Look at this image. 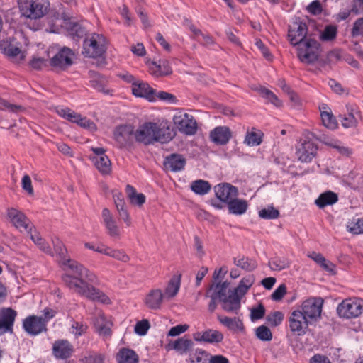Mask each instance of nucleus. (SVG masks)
Wrapping results in <instances>:
<instances>
[{
    "label": "nucleus",
    "instance_id": "50",
    "mask_svg": "<svg viewBox=\"0 0 363 363\" xmlns=\"http://www.w3.org/2000/svg\"><path fill=\"white\" fill-rule=\"evenodd\" d=\"M256 336L262 341H270L272 339L270 329L264 325L256 328Z\"/></svg>",
    "mask_w": 363,
    "mask_h": 363
},
{
    "label": "nucleus",
    "instance_id": "46",
    "mask_svg": "<svg viewBox=\"0 0 363 363\" xmlns=\"http://www.w3.org/2000/svg\"><path fill=\"white\" fill-rule=\"evenodd\" d=\"M284 317L281 311H274L267 315L266 320L270 326L277 327L282 323Z\"/></svg>",
    "mask_w": 363,
    "mask_h": 363
},
{
    "label": "nucleus",
    "instance_id": "24",
    "mask_svg": "<svg viewBox=\"0 0 363 363\" xmlns=\"http://www.w3.org/2000/svg\"><path fill=\"white\" fill-rule=\"evenodd\" d=\"M194 338L197 342L218 343L223 341V335L218 330L208 329L202 333H196L194 335Z\"/></svg>",
    "mask_w": 363,
    "mask_h": 363
},
{
    "label": "nucleus",
    "instance_id": "7",
    "mask_svg": "<svg viewBox=\"0 0 363 363\" xmlns=\"http://www.w3.org/2000/svg\"><path fill=\"white\" fill-rule=\"evenodd\" d=\"M311 324L301 313L300 309L291 312L288 317V327L293 335L303 336L307 333Z\"/></svg>",
    "mask_w": 363,
    "mask_h": 363
},
{
    "label": "nucleus",
    "instance_id": "63",
    "mask_svg": "<svg viewBox=\"0 0 363 363\" xmlns=\"http://www.w3.org/2000/svg\"><path fill=\"white\" fill-rule=\"evenodd\" d=\"M0 105L7 108L10 111L13 113H20L25 110V108L19 105L11 104L7 101L0 99Z\"/></svg>",
    "mask_w": 363,
    "mask_h": 363
},
{
    "label": "nucleus",
    "instance_id": "15",
    "mask_svg": "<svg viewBox=\"0 0 363 363\" xmlns=\"http://www.w3.org/2000/svg\"><path fill=\"white\" fill-rule=\"evenodd\" d=\"M214 192L216 198L225 204H228L238 195L237 187L229 183H220L216 185Z\"/></svg>",
    "mask_w": 363,
    "mask_h": 363
},
{
    "label": "nucleus",
    "instance_id": "35",
    "mask_svg": "<svg viewBox=\"0 0 363 363\" xmlns=\"http://www.w3.org/2000/svg\"><path fill=\"white\" fill-rule=\"evenodd\" d=\"M180 284L181 274L179 276H173L167 284L164 296L168 298L174 297L179 290Z\"/></svg>",
    "mask_w": 363,
    "mask_h": 363
},
{
    "label": "nucleus",
    "instance_id": "37",
    "mask_svg": "<svg viewBox=\"0 0 363 363\" xmlns=\"http://www.w3.org/2000/svg\"><path fill=\"white\" fill-rule=\"evenodd\" d=\"M211 189V185L207 181L198 179L191 184V189L193 192L199 195H205L208 194Z\"/></svg>",
    "mask_w": 363,
    "mask_h": 363
},
{
    "label": "nucleus",
    "instance_id": "23",
    "mask_svg": "<svg viewBox=\"0 0 363 363\" xmlns=\"http://www.w3.org/2000/svg\"><path fill=\"white\" fill-rule=\"evenodd\" d=\"M231 137V131L227 126H218L210 133L211 140L217 145L227 144Z\"/></svg>",
    "mask_w": 363,
    "mask_h": 363
},
{
    "label": "nucleus",
    "instance_id": "36",
    "mask_svg": "<svg viewBox=\"0 0 363 363\" xmlns=\"http://www.w3.org/2000/svg\"><path fill=\"white\" fill-rule=\"evenodd\" d=\"M262 135L263 133L260 130L252 128L250 131L246 133L244 143L249 146H257L260 145L262 141Z\"/></svg>",
    "mask_w": 363,
    "mask_h": 363
},
{
    "label": "nucleus",
    "instance_id": "28",
    "mask_svg": "<svg viewBox=\"0 0 363 363\" xmlns=\"http://www.w3.org/2000/svg\"><path fill=\"white\" fill-rule=\"evenodd\" d=\"M149 69L152 75L155 77L166 76L172 74V70L167 60H160L159 64L152 62L149 65Z\"/></svg>",
    "mask_w": 363,
    "mask_h": 363
},
{
    "label": "nucleus",
    "instance_id": "14",
    "mask_svg": "<svg viewBox=\"0 0 363 363\" xmlns=\"http://www.w3.org/2000/svg\"><path fill=\"white\" fill-rule=\"evenodd\" d=\"M317 145L310 140H304L296 146V155L302 162H310L317 154Z\"/></svg>",
    "mask_w": 363,
    "mask_h": 363
},
{
    "label": "nucleus",
    "instance_id": "54",
    "mask_svg": "<svg viewBox=\"0 0 363 363\" xmlns=\"http://www.w3.org/2000/svg\"><path fill=\"white\" fill-rule=\"evenodd\" d=\"M260 94L276 106H280L281 105V101L270 90L265 88H261Z\"/></svg>",
    "mask_w": 363,
    "mask_h": 363
},
{
    "label": "nucleus",
    "instance_id": "61",
    "mask_svg": "<svg viewBox=\"0 0 363 363\" xmlns=\"http://www.w3.org/2000/svg\"><path fill=\"white\" fill-rule=\"evenodd\" d=\"M286 293V287L284 284H281L272 294V299L276 301L283 298Z\"/></svg>",
    "mask_w": 363,
    "mask_h": 363
},
{
    "label": "nucleus",
    "instance_id": "13",
    "mask_svg": "<svg viewBox=\"0 0 363 363\" xmlns=\"http://www.w3.org/2000/svg\"><path fill=\"white\" fill-rule=\"evenodd\" d=\"M74 55L71 49L64 47L51 58L50 65L53 67L65 70L72 65Z\"/></svg>",
    "mask_w": 363,
    "mask_h": 363
},
{
    "label": "nucleus",
    "instance_id": "56",
    "mask_svg": "<svg viewBox=\"0 0 363 363\" xmlns=\"http://www.w3.org/2000/svg\"><path fill=\"white\" fill-rule=\"evenodd\" d=\"M150 323L147 320H143L136 323L135 332L139 335H145L150 328Z\"/></svg>",
    "mask_w": 363,
    "mask_h": 363
},
{
    "label": "nucleus",
    "instance_id": "42",
    "mask_svg": "<svg viewBox=\"0 0 363 363\" xmlns=\"http://www.w3.org/2000/svg\"><path fill=\"white\" fill-rule=\"evenodd\" d=\"M320 111L321 119L324 126L327 128L335 130L337 127V123L333 113L330 111L324 110Z\"/></svg>",
    "mask_w": 363,
    "mask_h": 363
},
{
    "label": "nucleus",
    "instance_id": "9",
    "mask_svg": "<svg viewBox=\"0 0 363 363\" xmlns=\"http://www.w3.org/2000/svg\"><path fill=\"white\" fill-rule=\"evenodd\" d=\"M308 32V27L306 23L301 21L299 18L295 19V21L289 26L288 29V38L291 45H296L301 42L304 41L306 38V34Z\"/></svg>",
    "mask_w": 363,
    "mask_h": 363
},
{
    "label": "nucleus",
    "instance_id": "55",
    "mask_svg": "<svg viewBox=\"0 0 363 363\" xmlns=\"http://www.w3.org/2000/svg\"><path fill=\"white\" fill-rule=\"evenodd\" d=\"M265 314L264 306L259 303L257 307L252 308L250 313V318L252 320H257L262 318Z\"/></svg>",
    "mask_w": 363,
    "mask_h": 363
},
{
    "label": "nucleus",
    "instance_id": "8",
    "mask_svg": "<svg viewBox=\"0 0 363 363\" xmlns=\"http://www.w3.org/2000/svg\"><path fill=\"white\" fill-rule=\"evenodd\" d=\"M323 301L321 298H311L301 305V313L311 323L316 322L321 315Z\"/></svg>",
    "mask_w": 363,
    "mask_h": 363
},
{
    "label": "nucleus",
    "instance_id": "3",
    "mask_svg": "<svg viewBox=\"0 0 363 363\" xmlns=\"http://www.w3.org/2000/svg\"><path fill=\"white\" fill-rule=\"evenodd\" d=\"M295 46H297V57L301 62L309 65L318 61L321 48L317 40L307 38Z\"/></svg>",
    "mask_w": 363,
    "mask_h": 363
},
{
    "label": "nucleus",
    "instance_id": "4",
    "mask_svg": "<svg viewBox=\"0 0 363 363\" xmlns=\"http://www.w3.org/2000/svg\"><path fill=\"white\" fill-rule=\"evenodd\" d=\"M106 50V38L101 34L87 35L83 43L82 54L87 57L96 58L102 56Z\"/></svg>",
    "mask_w": 363,
    "mask_h": 363
},
{
    "label": "nucleus",
    "instance_id": "12",
    "mask_svg": "<svg viewBox=\"0 0 363 363\" xmlns=\"http://www.w3.org/2000/svg\"><path fill=\"white\" fill-rule=\"evenodd\" d=\"M173 121L180 132L186 135H194L196 131V121L189 113H179L174 116Z\"/></svg>",
    "mask_w": 363,
    "mask_h": 363
},
{
    "label": "nucleus",
    "instance_id": "22",
    "mask_svg": "<svg viewBox=\"0 0 363 363\" xmlns=\"http://www.w3.org/2000/svg\"><path fill=\"white\" fill-rule=\"evenodd\" d=\"M155 143H167L172 140L175 135L174 132L167 123H156Z\"/></svg>",
    "mask_w": 363,
    "mask_h": 363
},
{
    "label": "nucleus",
    "instance_id": "62",
    "mask_svg": "<svg viewBox=\"0 0 363 363\" xmlns=\"http://www.w3.org/2000/svg\"><path fill=\"white\" fill-rule=\"evenodd\" d=\"M255 45L267 60H271L272 59V55L269 49L265 46L264 43L260 39H256Z\"/></svg>",
    "mask_w": 363,
    "mask_h": 363
},
{
    "label": "nucleus",
    "instance_id": "58",
    "mask_svg": "<svg viewBox=\"0 0 363 363\" xmlns=\"http://www.w3.org/2000/svg\"><path fill=\"white\" fill-rule=\"evenodd\" d=\"M30 239L38 245L40 246V248L43 250V239L39 233L35 229L32 230V228L30 227L28 230L26 231Z\"/></svg>",
    "mask_w": 363,
    "mask_h": 363
},
{
    "label": "nucleus",
    "instance_id": "2",
    "mask_svg": "<svg viewBox=\"0 0 363 363\" xmlns=\"http://www.w3.org/2000/svg\"><path fill=\"white\" fill-rule=\"evenodd\" d=\"M47 32L58 33L62 28L74 40H79L87 36V30L83 22L76 21L72 18H65L60 16L55 9L47 11Z\"/></svg>",
    "mask_w": 363,
    "mask_h": 363
},
{
    "label": "nucleus",
    "instance_id": "6",
    "mask_svg": "<svg viewBox=\"0 0 363 363\" xmlns=\"http://www.w3.org/2000/svg\"><path fill=\"white\" fill-rule=\"evenodd\" d=\"M113 138L118 148L130 147L135 140L134 127L130 124L117 125L113 130Z\"/></svg>",
    "mask_w": 363,
    "mask_h": 363
},
{
    "label": "nucleus",
    "instance_id": "41",
    "mask_svg": "<svg viewBox=\"0 0 363 363\" xmlns=\"http://www.w3.org/2000/svg\"><path fill=\"white\" fill-rule=\"evenodd\" d=\"M347 110L350 111V112L347 115H345L341 120V123L345 128L355 127L358 123L359 112L356 111L354 113V110L352 108L349 109V108H347Z\"/></svg>",
    "mask_w": 363,
    "mask_h": 363
},
{
    "label": "nucleus",
    "instance_id": "38",
    "mask_svg": "<svg viewBox=\"0 0 363 363\" xmlns=\"http://www.w3.org/2000/svg\"><path fill=\"white\" fill-rule=\"evenodd\" d=\"M95 167L102 174H108L111 171V162L107 155L92 159Z\"/></svg>",
    "mask_w": 363,
    "mask_h": 363
},
{
    "label": "nucleus",
    "instance_id": "16",
    "mask_svg": "<svg viewBox=\"0 0 363 363\" xmlns=\"http://www.w3.org/2000/svg\"><path fill=\"white\" fill-rule=\"evenodd\" d=\"M16 316V312L11 308L0 311V335L12 332Z\"/></svg>",
    "mask_w": 363,
    "mask_h": 363
},
{
    "label": "nucleus",
    "instance_id": "39",
    "mask_svg": "<svg viewBox=\"0 0 363 363\" xmlns=\"http://www.w3.org/2000/svg\"><path fill=\"white\" fill-rule=\"evenodd\" d=\"M342 58L341 51L337 49L333 50L328 52L325 58H321L318 60V65L320 67H324L326 65H330L340 61Z\"/></svg>",
    "mask_w": 363,
    "mask_h": 363
},
{
    "label": "nucleus",
    "instance_id": "30",
    "mask_svg": "<svg viewBox=\"0 0 363 363\" xmlns=\"http://www.w3.org/2000/svg\"><path fill=\"white\" fill-rule=\"evenodd\" d=\"M116 359L117 363H138L139 357L133 350L123 347L116 354Z\"/></svg>",
    "mask_w": 363,
    "mask_h": 363
},
{
    "label": "nucleus",
    "instance_id": "27",
    "mask_svg": "<svg viewBox=\"0 0 363 363\" xmlns=\"http://www.w3.org/2000/svg\"><path fill=\"white\" fill-rule=\"evenodd\" d=\"M228 286H229V283L228 281L213 284L210 286V287L207 290L205 296L206 297H215V298H217L220 301H221L227 296L226 291H227Z\"/></svg>",
    "mask_w": 363,
    "mask_h": 363
},
{
    "label": "nucleus",
    "instance_id": "47",
    "mask_svg": "<svg viewBox=\"0 0 363 363\" xmlns=\"http://www.w3.org/2000/svg\"><path fill=\"white\" fill-rule=\"evenodd\" d=\"M269 266L272 270L281 271L289 268L290 262L286 259L276 257L269 261Z\"/></svg>",
    "mask_w": 363,
    "mask_h": 363
},
{
    "label": "nucleus",
    "instance_id": "25",
    "mask_svg": "<svg viewBox=\"0 0 363 363\" xmlns=\"http://www.w3.org/2000/svg\"><path fill=\"white\" fill-rule=\"evenodd\" d=\"M164 296L160 289H152L146 296L145 303L150 309L157 310L161 308Z\"/></svg>",
    "mask_w": 363,
    "mask_h": 363
},
{
    "label": "nucleus",
    "instance_id": "26",
    "mask_svg": "<svg viewBox=\"0 0 363 363\" xmlns=\"http://www.w3.org/2000/svg\"><path fill=\"white\" fill-rule=\"evenodd\" d=\"M52 350L57 358L66 359L71 356L73 347L69 341L62 340L54 343Z\"/></svg>",
    "mask_w": 363,
    "mask_h": 363
},
{
    "label": "nucleus",
    "instance_id": "29",
    "mask_svg": "<svg viewBox=\"0 0 363 363\" xmlns=\"http://www.w3.org/2000/svg\"><path fill=\"white\" fill-rule=\"evenodd\" d=\"M193 345L194 342L191 339L182 337L177 339L174 342L167 344L165 347L167 350H175L179 354H182L191 350Z\"/></svg>",
    "mask_w": 363,
    "mask_h": 363
},
{
    "label": "nucleus",
    "instance_id": "57",
    "mask_svg": "<svg viewBox=\"0 0 363 363\" xmlns=\"http://www.w3.org/2000/svg\"><path fill=\"white\" fill-rule=\"evenodd\" d=\"M90 85L91 87L98 91L107 94L108 90L105 89L104 81L101 77H98L90 80Z\"/></svg>",
    "mask_w": 363,
    "mask_h": 363
},
{
    "label": "nucleus",
    "instance_id": "49",
    "mask_svg": "<svg viewBox=\"0 0 363 363\" xmlns=\"http://www.w3.org/2000/svg\"><path fill=\"white\" fill-rule=\"evenodd\" d=\"M337 29L335 26H326L320 35V39L324 41L333 40L336 38Z\"/></svg>",
    "mask_w": 363,
    "mask_h": 363
},
{
    "label": "nucleus",
    "instance_id": "53",
    "mask_svg": "<svg viewBox=\"0 0 363 363\" xmlns=\"http://www.w3.org/2000/svg\"><path fill=\"white\" fill-rule=\"evenodd\" d=\"M351 35L353 38L363 36V17L357 18L354 22L351 29Z\"/></svg>",
    "mask_w": 363,
    "mask_h": 363
},
{
    "label": "nucleus",
    "instance_id": "17",
    "mask_svg": "<svg viewBox=\"0 0 363 363\" xmlns=\"http://www.w3.org/2000/svg\"><path fill=\"white\" fill-rule=\"evenodd\" d=\"M186 162V159L183 155L172 153L164 158L163 165L165 170L177 172L184 169Z\"/></svg>",
    "mask_w": 363,
    "mask_h": 363
},
{
    "label": "nucleus",
    "instance_id": "44",
    "mask_svg": "<svg viewBox=\"0 0 363 363\" xmlns=\"http://www.w3.org/2000/svg\"><path fill=\"white\" fill-rule=\"evenodd\" d=\"M218 319L220 323L230 329H242L243 328L242 323L240 319L220 315H218Z\"/></svg>",
    "mask_w": 363,
    "mask_h": 363
},
{
    "label": "nucleus",
    "instance_id": "21",
    "mask_svg": "<svg viewBox=\"0 0 363 363\" xmlns=\"http://www.w3.org/2000/svg\"><path fill=\"white\" fill-rule=\"evenodd\" d=\"M8 216L14 226L21 231H27L30 227V220L21 211L15 208H9L8 210Z\"/></svg>",
    "mask_w": 363,
    "mask_h": 363
},
{
    "label": "nucleus",
    "instance_id": "51",
    "mask_svg": "<svg viewBox=\"0 0 363 363\" xmlns=\"http://www.w3.org/2000/svg\"><path fill=\"white\" fill-rule=\"evenodd\" d=\"M259 216L264 219H275L279 216V211L273 206H269L260 210Z\"/></svg>",
    "mask_w": 363,
    "mask_h": 363
},
{
    "label": "nucleus",
    "instance_id": "52",
    "mask_svg": "<svg viewBox=\"0 0 363 363\" xmlns=\"http://www.w3.org/2000/svg\"><path fill=\"white\" fill-rule=\"evenodd\" d=\"M190 363H209V358L206 351L197 349L195 352V359L189 358Z\"/></svg>",
    "mask_w": 363,
    "mask_h": 363
},
{
    "label": "nucleus",
    "instance_id": "59",
    "mask_svg": "<svg viewBox=\"0 0 363 363\" xmlns=\"http://www.w3.org/2000/svg\"><path fill=\"white\" fill-rule=\"evenodd\" d=\"M307 11L313 15H319L322 13L323 9L320 2L318 0L312 1L308 6Z\"/></svg>",
    "mask_w": 363,
    "mask_h": 363
},
{
    "label": "nucleus",
    "instance_id": "11",
    "mask_svg": "<svg viewBox=\"0 0 363 363\" xmlns=\"http://www.w3.org/2000/svg\"><path fill=\"white\" fill-rule=\"evenodd\" d=\"M156 123L146 122L138 127L135 131V139L136 141L143 143L145 145L155 143Z\"/></svg>",
    "mask_w": 363,
    "mask_h": 363
},
{
    "label": "nucleus",
    "instance_id": "1",
    "mask_svg": "<svg viewBox=\"0 0 363 363\" xmlns=\"http://www.w3.org/2000/svg\"><path fill=\"white\" fill-rule=\"evenodd\" d=\"M53 250H47V254L56 257V261L65 270H70L76 276L65 274L62 276L64 283L74 292L92 301L108 304L110 298L91 284L97 282L96 276L78 262L70 259L64 245L57 238H52Z\"/></svg>",
    "mask_w": 363,
    "mask_h": 363
},
{
    "label": "nucleus",
    "instance_id": "40",
    "mask_svg": "<svg viewBox=\"0 0 363 363\" xmlns=\"http://www.w3.org/2000/svg\"><path fill=\"white\" fill-rule=\"evenodd\" d=\"M126 194L130 202L133 204L142 206L145 202V196L143 194H138L135 189L131 185L126 186Z\"/></svg>",
    "mask_w": 363,
    "mask_h": 363
},
{
    "label": "nucleus",
    "instance_id": "32",
    "mask_svg": "<svg viewBox=\"0 0 363 363\" xmlns=\"http://www.w3.org/2000/svg\"><path fill=\"white\" fill-rule=\"evenodd\" d=\"M338 201V196L336 193L327 191L320 194L315 203L318 208H324L327 206H332L337 203Z\"/></svg>",
    "mask_w": 363,
    "mask_h": 363
},
{
    "label": "nucleus",
    "instance_id": "31",
    "mask_svg": "<svg viewBox=\"0 0 363 363\" xmlns=\"http://www.w3.org/2000/svg\"><path fill=\"white\" fill-rule=\"evenodd\" d=\"M220 302L223 303V309L228 313L234 312L237 314L241 306L240 297L231 293Z\"/></svg>",
    "mask_w": 363,
    "mask_h": 363
},
{
    "label": "nucleus",
    "instance_id": "10",
    "mask_svg": "<svg viewBox=\"0 0 363 363\" xmlns=\"http://www.w3.org/2000/svg\"><path fill=\"white\" fill-rule=\"evenodd\" d=\"M18 7L22 16L38 19L43 16V5L34 0H18Z\"/></svg>",
    "mask_w": 363,
    "mask_h": 363
},
{
    "label": "nucleus",
    "instance_id": "60",
    "mask_svg": "<svg viewBox=\"0 0 363 363\" xmlns=\"http://www.w3.org/2000/svg\"><path fill=\"white\" fill-rule=\"evenodd\" d=\"M96 327L98 333L100 335H103L104 337H110L111 335V330L110 326L107 323H100L99 320H98L96 324Z\"/></svg>",
    "mask_w": 363,
    "mask_h": 363
},
{
    "label": "nucleus",
    "instance_id": "19",
    "mask_svg": "<svg viewBox=\"0 0 363 363\" xmlns=\"http://www.w3.org/2000/svg\"><path fill=\"white\" fill-rule=\"evenodd\" d=\"M24 330L30 335H36L45 328V320L41 317L30 315L23 323Z\"/></svg>",
    "mask_w": 363,
    "mask_h": 363
},
{
    "label": "nucleus",
    "instance_id": "43",
    "mask_svg": "<svg viewBox=\"0 0 363 363\" xmlns=\"http://www.w3.org/2000/svg\"><path fill=\"white\" fill-rule=\"evenodd\" d=\"M347 228L352 234H360L363 233V219L359 218H353L350 220L347 224Z\"/></svg>",
    "mask_w": 363,
    "mask_h": 363
},
{
    "label": "nucleus",
    "instance_id": "5",
    "mask_svg": "<svg viewBox=\"0 0 363 363\" xmlns=\"http://www.w3.org/2000/svg\"><path fill=\"white\" fill-rule=\"evenodd\" d=\"M340 317L345 318H357L363 312V299L350 298L343 300L337 306Z\"/></svg>",
    "mask_w": 363,
    "mask_h": 363
},
{
    "label": "nucleus",
    "instance_id": "45",
    "mask_svg": "<svg viewBox=\"0 0 363 363\" xmlns=\"http://www.w3.org/2000/svg\"><path fill=\"white\" fill-rule=\"evenodd\" d=\"M56 112L62 118H66L70 122L77 123L80 115L72 111L70 108H57Z\"/></svg>",
    "mask_w": 363,
    "mask_h": 363
},
{
    "label": "nucleus",
    "instance_id": "20",
    "mask_svg": "<svg viewBox=\"0 0 363 363\" xmlns=\"http://www.w3.org/2000/svg\"><path fill=\"white\" fill-rule=\"evenodd\" d=\"M132 93L137 97H142L150 101L155 100V90L151 88L147 83L137 81L132 84Z\"/></svg>",
    "mask_w": 363,
    "mask_h": 363
},
{
    "label": "nucleus",
    "instance_id": "33",
    "mask_svg": "<svg viewBox=\"0 0 363 363\" xmlns=\"http://www.w3.org/2000/svg\"><path fill=\"white\" fill-rule=\"evenodd\" d=\"M227 205L229 213L235 215L244 214L248 208V203L246 200L239 199L236 197L231 200Z\"/></svg>",
    "mask_w": 363,
    "mask_h": 363
},
{
    "label": "nucleus",
    "instance_id": "64",
    "mask_svg": "<svg viewBox=\"0 0 363 363\" xmlns=\"http://www.w3.org/2000/svg\"><path fill=\"white\" fill-rule=\"evenodd\" d=\"M188 328V325H177L170 328L168 335L172 337L177 336L186 331Z\"/></svg>",
    "mask_w": 363,
    "mask_h": 363
},
{
    "label": "nucleus",
    "instance_id": "34",
    "mask_svg": "<svg viewBox=\"0 0 363 363\" xmlns=\"http://www.w3.org/2000/svg\"><path fill=\"white\" fill-rule=\"evenodd\" d=\"M234 264L247 272H252L257 267L255 259L245 256L234 258Z\"/></svg>",
    "mask_w": 363,
    "mask_h": 363
},
{
    "label": "nucleus",
    "instance_id": "18",
    "mask_svg": "<svg viewBox=\"0 0 363 363\" xmlns=\"http://www.w3.org/2000/svg\"><path fill=\"white\" fill-rule=\"evenodd\" d=\"M102 218L108 235L113 238H120L121 234L120 228L111 211L106 208L102 211Z\"/></svg>",
    "mask_w": 363,
    "mask_h": 363
},
{
    "label": "nucleus",
    "instance_id": "48",
    "mask_svg": "<svg viewBox=\"0 0 363 363\" xmlns=\"http://www.w3.org/2000/svg\"><path fill=\"white\" fill-rule=\"evenodd\" d=\"M4 52L7 56L14 58L19 56L20 60H23L25 57V55L23 52L21 51V50L17 47L15 46L13 44H9L4 48Z\"/></svg>",
    "mask_w": 363,
    "mask_h": 363
}]
</instances>
